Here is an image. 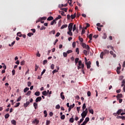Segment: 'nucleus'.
Here are the masks:
<instances>
[{
  "label": "nucleus",
  "mask_w": 125,
  "mask_h": 125,
  "mask_svg": "<svg viewBox=\"0 0 125 125\" xmlns=\"http://www.w3.org/2000/svg\"><path fill=\"white\" fill-rule=\"evenodd\" d=\"M44 20H46V17H43L42 18H40L37 21H36V23H39V22H41V23L43 24V23H44Z\"/></svg>",
  "instance_id": "nucleus-1"
},
{
  "label": "nucleus",
  "mask_w": 125,
  "mask_h": 125,
  "mask_svg": "<svg viewBox=\"0 0 125 125\" xmlns=\"http://www.w3.org/2000/svg\"><path fill=\"white\" fill-rule=\"evenodd\" d=\"M79 63V66H77V69L78 70H80V69H83L84 68V64L83 63H82V61H79L78 62Z\"/></svg>",
  "instance_id": "nucleus-2"
},
{
  "label": "nucleus",
  "mask_w": 125,
  "mask_h": 125,
  "mask_svg": "<svg viewBox=\"0 0 125 125\" xmlns=\"http://www.w3.org/2000/svg\"><path fill=\"white\" fill-rule=\"evenodd\" d=\"M85 64L87 66V69H90V67H91L90 65H91V62H90V61L86 62L85 63Z\"/></svg>",
  "instance_id": "nucleus-3"
},
{
  "label": "nucleus",
  "mask_w": 125,
  "mask_h": 125,
  "mask_svg": "<svg viewBox=\"0 0 125 125\" xmlns=\"http://www.w3.org/2000/svg\"><path fill=\"white\" fill-rule=\"evenodd\" d=\"M73 25H74V24L73 23H70L68 25V30H73Z\"/></svg>",
  "instance_id": "nucleus-4"
},
{
  "label": "nucleus",
  "mask_w": 125,
  "mask_h": 125,
  "mask_svg": "<svg viewBox=\"0 0 125 125\" xmlns=\"http://www.w3.org/2000/svg\"><path fill=\"white\" fill-rule=\"evenodd\" d=\"M42 101V97H38L35 100V102L38 103V102H41Z\"/></svg>",
  "instance_id": "nucleus-5"
},
{
  "label": "nucleus",
  "mask_w": 125,
  "mask_h": 125,
  "mask_svg": "<svg viewBox=\"0 0 125 125\" xmlns=\"http://www.w3.org/2000/svg\"><path fill=\"white\" fill-rule=\"evenodd\" d=\"M116 98L117 100H119L120 98H123V94H118V95L116 96Z\"/></svg>",
  "instance_id": "nucleus-6"
},
{
  "label": "nucleus",
  "mask_w": 125,
  "mask_h": 125,
  "mask_svg": "<svg viewBox=\"0 0 125 125\" xmlns=\"http://www.w3.org/2000/svg\"><path fill=\"white\" fill-rule=\"evenodd\" d=\"M64 92H62L60 94V95H61V98L62 99V100H65V96H64Z\"/></svg>",
  "instance_id": "nucleus-7"
},
{
  "label": "nucleus",
  "mask_w": 125,
  "mask_h": 125,
  "mask_svg": "<svg viewBox=\"0 0 125 125\" xmlns=\"http://www.w3.org/2000/svg\"><path fill=\"white\" fill-rule=\"evenodd\" d=\"M28 105H30V102H26L25 104H24L23 107L24 108H27L28 107Z\"/></svg>",
  "instance_id": "nucleus-8"
},
{
  "label": "nucleus",
  "mask_w": 125,
  "mask_h": 125,
  "mask_svg": "<svg viewBox=\"0 0 125 125\" xmlns=\"http://www.w3.org/2000/svg\"><path fill=\"white\" fill-rule=\"evenodd\" d=\"M89 122V118L86 117L84 120V121L83 122L84 124L86 125L87 124V122Z\"/></svg>",
  "instance_id": "nucleus-9"
},
{
  "label": "nucleus",
  "mask_w": 125,
  "mask_h": 125,
  "mask_svg": "<svg viewBox=\"0 0 125 125\" xmlns=\"http://www.w3.org/2000/svg\"><path fill=\"white\" fill-rule=\"evenodd\" d=\"M110 53L111 55H113V57H114V58H116V57H117L116 54H114V52H113L112 51H110Z\"/></svg>",
  "instance_id": "nucleus-10"
},
{
  "label": "nucleus",
  "mask_w": 125,
  "mask_h": 125,
  "mask_svg": "<svg viewBox=\"0 0 125 125\" xmlns=\"http://www.w3.org/2000/svg\"><path fill=\"white\" fill-rule=\"evenodd\" d=\"M103 52H104V55H106V54H109V50H104Z\"/></svg>",
  "instance_id": "nucleus-11"
},
{
  "label": "nucleus",
  "mask_w": 125,
  "mask_h": 125,
  "mask_svg": "<svg viewBox=\"0 0 125 125\" xmlns=\"http://www.w3.org/2000/svg\"><path fill=\"white\" fill-rule=\"evenodd\" d=\"M86 115H87V113H86L85 112L84 113L83 111V113L81 114L82 118H83V117H84V118L86 117Z\"/></svg>",
  "instance_id": "nucleus-12"
},
{
  "label": "nucleus",
  "mask_w": 125,
  "mask_h": 125,
  "mask_svg": "<svg viewBox=\"0 0 125 125\" xmlns=\"http://www.w3.org/2000/svg\"><path fill=\"white\" fill-rule=\"evenodd\" d=\"M33 106H34V108L35 109V110H37V109H38V104H37L36 102L34 103Z\"/></svg>",
  "instance_id": "nucleus-13"
},
{
  "label": "nucleus",
  "mask_w": 125,
  "mask_h": 125,
  "mask_svg": "<svg viewBox=\"0 0 125 125\" xmlns=\"http://www.w3.org/2000/svg\"><path fill=\"white\" fill-rule=\"evenodd\" d=\"M39 123H40V121L37 120V119L33 121V124H35L36 125H39Z\"/></svg>",
  "instance_id": "nucleus-14"
},
{
  "label": "nucleus",
  "mask_w": 125,
  "mask_h": 125,
  "mask_svg": "<svg viewBox=\"0 0 125 125\" xmlns=\"http://www.w3.org/2000/svg\"><path fill=\"white\" fill-rule=\"evenodd\" d=\"M67 27H68V25L67 24L62 25V27H61V29L62 30V29H65V28H67Z\"/></svg>",
  "instance_id": "nucleus-15"
},
{
  "label": "nucleus",
  "mask_w": 125,
  "mask_h": 125,
  "mask_svg": "<svg viewBox=\"0 0 125 125\" xmlns=\"http://www.w3.org/2000/svg\"><path fill=\"white\" fill-rule=\"evenodd\" d=\"M67 34L69 35V36H73V32H72V30H68Z\"/></svg>",
  "instance_id": "nucleus-16"
},
{
  "label": "nucleus",
  "mask_w": 125,
  "mask_h": 125,
  "mask_svg": "<svg viewBox=\"0 0 125 125\" xmlns=\"http://www.w3.org/2000/svg\"><path fill=\"white\" fill-rule=\"evenodd\" d=\"M56 21H57V20H55V19L54 20H53V21L51 22L50 25H53V24H56V23H57Z\"/></svg>",
  "instance_id": "nucleus-17"
},
{
  "label": "nucleus",
  "mask_w": 125,
  "mask_h": 125,
  "mask_svg": "<svg viewBox=\"0 0 125 125\" xmlns=\"http://www.w3.org/2000/svg\"><path fill=\"white\" fill-rule=\"evenodd\" d=\"M81 45L83 48H85V47H86V44H85V43H81Z\"/></svg>",
  "instance_id": "nucleus-18"
},
{
  "label": "nucleus",
  "mask_w": 125,
  "mask_h": 125,
  "mask_svg": "<svg viewBox=\"0 0 125 125\" xmlns=\"http://www.w3.org/2000/svg\"><path fill=\"white\" fill-rule=\"evenodd\" d=\"M122 112H123V109H119L117 112V115H121V113H122Z\"/></svg>",
  "instance_id": "nucleus-19"
},
{
  "label": "nucleus",
  "mask_w": 125,
  "mask_h": 125,
  "mask_svg": "<svg viewBox=\"0 0 125 125\" xmlns=\"http://www.w3.org/2000/svg\"><path fill=\"white\" fill-rule=\"evenodd\" d=\"M47 21H51V20H53V17L50 16L47 19Z\"/></svg>",
  "instance_id": "nucleus-20"
},
{
  "label": "nucleus",
  "mask_w": 125,
  "mask_h": 125,
  "mask_svg": "<svg viewBox=\"0 0 125 125\" xmlns=\"http://www.w3.org/2000/svg\"><path fill=\"white\" fill-rule=\"evenodd\" d=\"M76 13H75V14L74 15H71V19H75L76 18Z\"/></svg>",
  "instance_id": "nucleus-21"
},
{
  "label": "nucleus",
  "mask_w": 125,
  "mask_h": 125,
  "mask_svg": "<svg viewBox=\"0 0 125 125\" xmlns=\"http://www.w3.org/2000/svg\"><path fill=\"white\" fill-rule=\"evenodd\" d=\"M103 56H104V52H102L100 56V58H101V59H103Z\"/></svg>",
  "instance_id": "nucleus-22"
},
{
  "label": "nucleus",
  "mask_w": 125,
  "mask_h": 125,
  "mask_svg": "<svg viewBox=\"0 0 125 125\" xmlns=\"http://www.w3.org/2000/svg\"><path fill=\"white\" fill-rule=\"evenodd\" d=\"M42 95H44V96H46L47 95V92L46 91H43L42 92Z\"/></svg>",
  "instance_id": "nucleus-23"
},
{
  "label": "nucleus",
  "mask_w": 125,
  "mask_h": 125,
  "mask_svg": "<svg viewBox=\"0 0 125 125\" xmlns=\"http://www.w3.org/2000/svg\"><path fill=\"white\" fill-rule=\"evenodd\" d=\"M35 95L36 96H40V95H41V93L39 91H37L35 93Z\"/></svg>",
  "instance_id": "nucleus-24"
},
{
  "label": "nucleus",
  "mask_w": 125,
  "mask_h": 125,
  "mask_svg": "<svg viewBox=\"0 0 125 125\" xmlns=\"http://www.w3.org/2000/svg\"><path fill=\"white\" fill-rule=\"evenodd\" d=\"M17 36L18 37H19L20 38H21V37H22L23 36V34H21V32H18L17 34Z\"/></svg>",
  "instance_id": "nucleus-25"
},
{
  "label": "nucleus",
  "mask_w": 125,
  "mask_h": 125,
  "mask_svg": "<svg viewBox=\"0 0 125 125\" xmlns=\"http://www.w3.org/2000/svg\"><path fill=\"white\" fill-rule=\"evenodd\" d=\"M125 79H123L122 82L121 86L123 87L125 86Z\"/></svg>",
  "instance_id": "nucleus-26"
},
{
  "label": "nucleus",
  "mask_w": 125,
  "mask_h": 125,
  "mask_svg": "<svg viewBox=\"0 0 125 125\" xmlns=\"http://www.w3.org/2000/svg\"><path fill=\"white\" fill-rule=\"evenodd\" d=\"M79 60H80V59H79L78 58L75 59V62L76 65H77V64H78V62H79Z\"/></svg>",
  "instance_id": "nucleus-27"
},
{
  "label": "nucleus",
  "mask_w": 125,
  "mask_h": 125,
  "mask_svg": "<svg viewBox=\"0 0 125 125\" xmlns=\"http://www.w3.org/2000/svg\"><path fill=\"white\" fill-rule=\"evenodd\" d=\"M103 39H104V40H106V39H107V34L106 33L104 34Z\"/></svg>",
  "instance_id": "nucleus-28"
},
{
  "label": "nucleus",
  "mask_w": 125,
  "mask_h": 125,
  "mask_svg": "<svg viewBox=\"0 0 125 125\" xmlns=\"http://www.w3.org/2000/svg\"><path fill=\"white\" fill-rule=\"evenodd\" d=\"M43 114H44L45 118H46L47 117V112H46V110H44Z\"/></svg>",
  "instance_id": "nucleus-29"
},
{
  "label": "nucleus",
  "mask_w": 125,
  "mask_h": 125,
  "mask_svg": "<svg viewBox=\"0 0 125 125\" xmlns=\"http://www.w3.org/2000/svg\"><path fill=\"white\" fill-rule=\"evenodd\" d=\"M11 123L12 124V125H16V121L14 120H11Z\"/></svg>",
  "instance_id": "nucleus-30"
},
{
  "label": "nucleus",
  "mask_w": 125,
  "mask_h": 125,
  "mask_svg": "<svg viewBox=\"0 0 125 125\" xmlns=\"http://www.w3.org/2000/svg\"><path fill=\"white\" fill-rule=\"evenodd\" d=\"M74 116H72V118H71L70 119H69V122L70 123H74V118H73Z\"/></svg>",
  "instance_id": "nucleus-31"
},
{
  "label": "nucleus",
  "mask_w": 125,
  "mask_h": 125,
  "mask_svg": "<svg viewBox=\"0 0 125 125\" xmlns=\"http://www.w3.org/2000/svg\"><path fill=\"white\" fill-rule=\"evenodd\" d=\"M85 108H86V105H85V104H84L82 106L83 110L84 111V109H85Z\"/></svg>",
  "instance_id": "nucleus-32"
},
{
  "label": "nucleus",
  "mask_w": 125,
  "mask_h": 125,
  "mask_svg": "<svg viewBox=\"0 0 125 125\" xmlns=\"http://www.w3.org/2000/svg\"><path fill=\"white\" fill-rule=\"evenodd\" d=\"M92 36H93V35L92 34H89V39L90 41H91L92 40Z\"/></svg>",
  "instance_id": "nucleus-33"
},
{
  "label": "nucleus",
  "mask_w": 125,
  "mask_h": 125,
  "mask_svg": "<svg viewBox=\"0 0 125 125\" xmlns=\"http://www.w3.org/2000/svg\"><path fill=\"white\" fill-rule=\"evenodd\" d=\"M29 88L26 87V88H25L24 89L23 92H24V93H26V92H27V91H28V90H29Z\"/></svg>",
  "instance_id": "nucleus-34"
},
{
  "label": "nucleus",
  "mask_w": 125,
  "mask_h": 125,
  "mask_svg": "<svg viewBox=\"0 0 125 125\" xmlns=\"http://www.w3.org/2000/svg\"><path fill=\"white\" fill-rule=\"evenodd\" d=\"M9 113H7L5 115V119H8V118H9Z\"/></svg>",
  "instance_id": "nucleus-35"
},
{
  "label": "nucleus",
  "mask_w": 125,
  "mask_h": 125,
  "mask_svg": "<svg viewBox=\"0 0 125 125\" xmlns=\"http://www.w3.org/2000/svg\"><path fill=\"white\" fill-rule=\"evenodd\" d=\"M68 3L70 6H73V5H72V0H68Z\"/></svg>",
  "instance_id": "nucleus-36"
},
{
  "label": "nucleus",
  "mask_w": 125,
  "mask_h": 125,
  "mask_svg": "<svg viewBox=\"0 0 125 125\" xmlns=\"http://www.w3.org/2000/svg\"><path fill=\"white\" fill-rule=\"evenodd\" d=\"M89 113H90V114H92V115H93L94 113V111H93V109H89Z\"/></svg>",
  "instance_id": "nucleus-37"
},
{
  "label": "nucleus",
  "mask_w": 125,
  "mask_h": 125,
  "mask_svg": "<svg viewBox=\"0 0 125 125\" xmlns=\"http://www.w3.org/2000/svg\"><path fill=\"white\" fill-rule=\"evenodd\" d=\"M27 36L28 37H32V36H34V33H29L28 34H27Z\"/></svg>",
  "instance_id": "nucleus-38"
},
{
  "label": "nucleus",
  "mask_w": 125,
  "mask_h": 125,
  "mask_svg": "<svg viewBox=\"0 0 125 125\" xmlns=\"http://www.w3.org/2000/svg\"><path fill=\"white\" fill-rule=\"evenodd\" d=\"M83 53L85 55V56H87V51H86V50H83Z\"/></svg>",
  "instance_id": "nucleus-39"
},
{
  "label": "nucleus",
  "mask_w": 125,
  "mask_h": 125,
  "mask_svg": "<svg viewBox=\"0 0 125 125\" xmlns=\"http://www.w3.org/2000/svg\"><path fill=\"white\" fill-rule=\"evenodd\" d=\"M61 18H62L61 16L59 15V16H58V17H57V18L55 19V20H56V21H57V20H58L59 19H61Z\"/></svg>",
  "instance_id": "nucleus-40"
},
{
  "label": "nucleus",
  "mask_w": 125,
  "mask_h": 125,
  "mask_svg": "<svg viewBox=\"0 0 125 125\" xmlns=\"http://www.w3.org/2000/svg\"><path fill=\"white\" fill-rule=\"evenodd\" d=\"M21 99H22V97L20 96L19 98L17 100V102H19V101H21Z\"/></svg>",
  "instance_id": "nucleus-41"
},
{
  "label": "nucleus",
  "mask_w": 125,
  "mask_h": 125,
  "mask_svg": "<svg viewBox=\"0 0 125 125\" xmlns=\"http://www.w3.org/2000/svg\"><path fill=\"white\" fill-rule=\"evenodd\" d=\"M38 69H39V65H37V64L35 65V71L37 72L38 71Z\"/></svg>",
  "instance_id": "nucleus-42"
},
{
  "label": "nucleus",
  "mask_w": 125,
  "mask_h": 125,
  "mask_svg": "<svg viewBox=\"0 0 125 125\" xmlns=\"http://www.w3.org/2000/svg\"><path fill=\"white\" fill-rule=\"evenodd\" d=\"M85 49H87V50H89L90 49V47H89V46L88 45H86Z\"/></svg>",
  "instance_id": "nucleus-43"
},
{
  "label": "nucleus",
  "mask_w": 125,
  "mask_h": 125,
  "mask_svg": "<svg viewBox=\"0 0 125 125\" xmlns=\"http://www.w3.org/2000/svg\"><path fill=\"white\" fill-rule=\"evenodd\" d=\"M84 120V117L83 116L82 118L81 119H80V123H83V120Z\"/></svg>",
  "instance_id": "nucleus-44"
},
{
  "label": "nucleus",
  "mask_w": 125,
  "mask_h": 125,
  "mask_svg": "<svg viewBox=\"0 0 125 125\" xmlns=\"http://www.w3.org/2000/svg\"><path fill=\"white\" fill-rule=\"evenodd\" d=\"M87 96H88L89 97V96H90L91 95V92H90V91H88L87 92Z\"/></svg>",
  "instance_id": "nucleus-45"
},
{
  "label": "nucleus",
  "mask_w": 125,
  "mask_h": 125,
  "mask_svg": "<svg viewBox=\"0 0 125 125\" xmlns=\"http://www.w3.org/2000/svg\"><path fill=\"white\" fill-rule=\"evenodd\" d=\"M20 105V103H18L16 104V105L15 106V108H17V107H19Z\"/></svg>",
  "instance_id": "nucleus-46"
},
{
  "label": "nucleus",
  "mask_w": 125,
  "mask_h": 125,
  "mask_svg": "<svg viewBox=\"0 0 125 125\" xmlns=\"http://www.w3.org/2000/svg\"><path fill=\"white\" fill-rule=\"evenodd\" d=\"M61 120H65V115H62L61 116Z\"/></svg>",
  "instance_id": "nucleus-47"
},
{
  "label": "nucleus",
  "mask_w": 125,
  "mask_h": 125,
  "mask_svg": "<svg viewBox=\"0 0 125 125\" xmlns=\"http://www.w3.org/2000/svg\"><path fill=\"white\" fill-rule=\"evenodd\" d=\"M61 14L62 16H66V15H64V14H65V12H64V11H61Z\"/></svg>",
  "instance_id": "nucleus-48"
},
{
  "label": "nucleus",
  "mask_w": 125,
  "mask_h": 125,
  "mask_svg": "<svg viewBox=\"0 0 125 125\" xmlns=\"http://www.w3.org/2000/svg\"><path fill=\"white\" fill-rule=\"evenodd\" d=\"M15 73H16L15 70L13 69V70L12 71V76H15Z\"/></svg>",
  "instance_id": "nucleus-49"
},
{
  "label": "nucleus",
  "mask_w": 125,
  "mask_h": 125,
  "mask_svg": "<svg viewBox=\"0 0 125 125\" xmlns=\"http://www.w3.org/2000/svg\"><path fill=\"white\" fill-rule=\"evenodd\" d=\"M61 10H63L65 12H67V9L66 8H62Z\"/></svg>",
  "instance_id": "nucleus-50"
},
{
  "label": "nucleus",
  "mask_w": 125,
  "mask_h": 125,
  "mask_svg": "<svg viewBox=\"0 0 125 125\" xmlns=\"http://www.w3.org/2000/svg\"><path fill=\"white\" fill-rule=\"evenodd\" d=\"M79 41H80L81 42H83V38H81V37H79Z\"/></svg>",
  "instance_id": "nucleus-51"
},
{
  "label": "nucleus",
  "mask_w": 125,
  "mask_h": 125,
  "mask_svg": "<svg viewBox=\"0 0 125 125\" xmlns=\"http://www.w3.org/2000/svg\"><path fill=\"white\" fill-rule=\"evenodd\" d=\"M67 55H68V54H67V53H66V52L63 53V56H64V57H67Z\"/></svg>",
  "instance_id": "nucleus-52"
},
{
  "label": "nucleus",
  "mask_w": 125,
  "mask_h": 125,
  "mask_svg": "<svg viewBox=\"0 0 125 125\" xmlns=\"http://www.w3.org/2000/svg\"><path fill=\"white\" fill-rule=\"evenodd\" d=\"M54 67H55L54 64H52L51 65V69H52V70H54Z\"/></svg>",
  "instance_id": "nucleus-53"
},
{
  "label": "nucleus",
  "mask_w": 125,
  "mask_h": 125,
  "mask_svg": "<svg viewBox=\"0 0 125 125\" xmlns=\"http://www.w3.org/2000/svg\"><path fill=\"white\" fill-rule=\"evenodd\" d=\"M41 31H42V30H45V27L44 26H42L41 28H40Z\"/></svg>",
  "instance_id": "nucleus-54"
},
{
  "label": "nucleus",
  "mask_w": 125,
  "mask_h": 125,
  "mask_svg": "<svg viewBox=\"0 0 125 125\" xmlns=\"http://www.w3.org/2000/svg\"><path fill=\"white\" fill-rule=\"evenodd\" d=\"M45 69H43V71L41 73V76H42V75H43V74H44L45 73Z\"/></svg>",
  "instance_id": "nucleus-55"
},
{
  "label": "nucleus",
  "mask_w": 125,
  "mask_h": 125,
  "mask_svg": "<svg viewBox=\"0 0 125 125\" xmlns=\"http://www.w3.org/2000/svg\"><path fill=\"white\" fill-rule=\"evenodd\" d=\"M50 121H48V120H47L46 122V125H50Z\"/></svg>",
  "instance_id": "nucleus-56"
},
{
  "label": "nucleus",
  "mask_w": 125,
  "mask_h": 125,
  "mask_svg": "<svg viewBox=\"0 0 125 125\" xmlns=\"http://www.w3.org/2000/svg\"><path fill=\"white\" fill-rule=\"evenodd\" d=\"M52 33L53 35H55V30H52V31L50 32V34H51Z\"/></svg>",
  "instance_id": "nucleus-57"
},
{
  "label": "nucleus",
  "mask_w": 125,
  "mask_h": 125,
  "mask_svg": "<svg viewBox=\"0 0 125 125\" xmlns=\"http://www.w3.org/2000/svg\"><path fill=\"white\" fill-rule=\"evenodd\" d=\"M46 63H47V60H44V61H43V65H45V64H46Z\"/></svg>",
  "instance_id": "nucleus-58"
},
{
  "label": "nucleus",
  "mask_w": 125,
  "mask_h": 125,
  "mask_svg": "<svg viewBox=\"0 0 125 125\" xmlns=\"http://www.w3.org/2000/svg\"><path fill=\"white\" fill-rule=\"evenodd\" d=\"M76 52L77 53V54H79L80 51H79V48H77L76 49Z\"/></svg>",
  "instance_id": "nucleus-59"
},
{
  "label": "nucleus",
  "mask_w": 125,
  "mask_h": 125,
  "mask_svg": "<svg viewBox=\"0 0 125 125\" xmlns=\"http://www.w3.org/2000/svg\"><path fill=\"white\" fill-rule=\"evenodd\" d=\"M72 52H73V51H72V50H68V51H67V53L68 54H70V53H72Z\"/></svg>",
  "instance_id": "nucleus-60"
},
{
  "label": "nucleus",
  "mask_w": 125,
  "mask_h": 125,
  "mask_svg": "<svg viewBox=\"0 0 125 125\" xmlns=\"http://www.w3.org/2000/svg\"><path fill=\"white\" fill-rule=\"evenodd\" d=\"M31 84H32V83H31V82H28V83H27L28 86H31Z\"/></svg>",
  "instance_id": "nucleus-61"
},
{
  "label": "nucleus",
  "mask_w": 125,
  "mask_h": 125,
  "mask_svg": "<svg viewBox=\"0 0 125 125\" xmlns=\"http://www.w3.org/2000/svg\"><path fill=\"white\" fill-rule=\"evenodd\" d=\"M72 47H76V42H73L72 43Z\"/></svg>",
  "instance_id": "nucleus-62"
},
{
  "label": "nucleus",
  "mask_w": 125,
  "mask_h": 125,
  "mask_svg": "<svg viewBox=\"0 0 125 125\" xmlns=\"http://www.w3.org/2000/svg\"><path fill=\"white\" fill-rule=\"evenodd\" d=\"M76 30V24H74L73 25V31L75 32V30Z\"/></svg>",
  "instance_id": "nucleus-63"
},
{
  "label": "nucleus",
  "mask_w": 125,
  "mask_h": 125,
  "mask_svg": "<svg viewBox=\"0 0 125 125\" xmlns=\"http://www.w3.org/2000/svg\"><path fill=\"white\" fill-rule=\"evenodd\" d=\"M56 109H60V105L58 104L56 106Z\"/></svg>",
  "instance_id": "nucleus-64"
}]
</instances>
